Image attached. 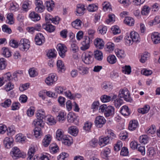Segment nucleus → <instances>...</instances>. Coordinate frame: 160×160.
Segmentation results:
<instances>
[{
  "mask_svg": "<svg viewBox=\"0 0 160 160\" xmlns=\"http://www.w3.org/2000/svg\"><path fill=\"white\" fill-rule=\"evenodd\" d=\"M124 38L126 44L128 46L132 44L133 42L138 43L141 40L139 34L135 31H131L129 34L127 33Z\"/></svg>",
  "mask_w": 160,
  "mask_h": 160,
  "instance_id": "nucleus-1",
  "label": "nucleus"
},
{
  "mask_svg": "<svg viewBox=\"0 0 160 160\" xmlns=\"http://www.w3.org/2000/svg\"><path fill=\"white\" fill-rule=\"evenodd\" d=\"M10 155L14 159H17L20 158H24L25 154L21 152L20 149L17 147L12 148L10 153Z\"/></svg>",
  "mask_w": 160,
  "mask_h": 160,
  "instance_id": "nucleus-2",
  "label": "nucleus"
},
{
  "mask_svg": "<svg viewBox=\"0 0 160 160\" xmlns=\"http://www.w3.org/2000/svg\"><path fill=\"white\" fill-rule=\"evenodd\" d=\"M118 96L120 98H123L127 102H131L132 101L129 92L126 88H124L120 90Z\"/></svg>",
  "mask_w": 160,
  "mask_h": 160,
  "instance_id": "nucleus-3",
  "label": "nucleus"
},
{
  "mask_svg": "<svg viewBox=\"0 0 160 160\" xmlns=\"http://www.w3.org/2000/svg\"><path fill=\"white\" fill-rule=\"evenodd\" d=\"M93 54L91 52H83L82 55V59L84 63L87 64L92 63L93 61Z\"/></svg>",
  "mask_w": 160,
  "mask_h": 160,
  "instance_id": "nucleus-4",
  "label": "nucleus"
},
{
  "mask_svg": "<svg viewBox=\"0 0 160 160\" xmlns=\"http://www.w3.org/2000/svg\"><path fill=\"white\" fill-rule=\"evenodd\" d=\"M30 47V42L29 40L26 38H22L18 44V47L22 51H27Z\"/></svg>",
  "mask_w": 160,
  "mask_h": 160,
  "instance_id": "nucleus-5",
  "label": "nucleus"
},
{
  "mask_svg": "<svg viewBox=\"0 0 160 160\" xmlns=\"http://www.w3.org/2000/svg\"><path fill=\"white\" fill-rule=\"evenodd\" d=\"M57 76L56 74L51 73L49 74L45 81L47 85L52 86L57 80Z\"/></svg>",
  "mask_w": 160,
  "mask_h": 160,
  "instance_id": "nucleus-6",
  "label": "nucleus"
},
{
  "mask_svg": "<svg viewBox=\"0 0 160 160\" xmlns=\"http://www.w3.org/2000/svg\"><path fill=\"white\" fill-rule=\"evenodd\" d=\"M57 49L60 56L62 58H64L67 51L66 46L64 44L59 43L57 45Z\"/></svg>",
  "mask_w": 160,
  "mask_h": 160,
  "instance_id": "nucleus-7",
  "label": "nucleus"
},
{
  "mask_svg": "<svg viewBox=\"0 0 160 160\" xmlns=\"http://www.w3.org/2000/svg\"><path fill=\"white\" fill-rule=\"evenodd\" d=\"M106 120L102 116L97 117L94 121L95 126L98 128H101L106 122Z\"/></svg>",
  "mask_w": 160,
  "mask_h": 160,
  "instance_id": "nucleus-8",
  "label": "nucleus"
},
{
  "mask_svg": "<svg viewBox=\"0 0 160 160\" xmlns=\"http://www.w3.org/2000/svg\"><path fill=\"white\" fill-rule=\"evenodd\" d=\"M35 3L36 6L35 11L38 13H42L44 10V7L43 2L41 0L35 1Z\"/></svg>",
  "mask_w": 160,
  "mask_h": 160,
  "instance_id": "nucleus-9",
  "label": "nucleus"
},
{
  "mask_svg": "<svg viewBox=\"0 0 160 160\" xmlns=\"http://www.w3.org/2000/svg\"><path fill=\"white\" fill-rule=\"evenodd\" d=\"M110 141V138L108 136L101 137L98 138V144L101 148L108 144Z\"/></svg>",
  "mask_w": 160,
  "mask_h": 160,
  "instance_id": "nucleus-10",
  "label": "nucleus"
},
{
  "mask_svg": "<svg viewBox=\"0 0 160 160\" xmlns=\"http://www.w3.org/2000/svg\"><path fill=\"white\" fill-rule=\"evenodd\" d=\"M37 45H41L45 42V38L43 34L41 33L37 34L35 39Z\"/></svg>",
  "mask_w": 160,
  "mask_h": 160,
  "instance_id": "nucleus-11",
  "label": "nucleus"
},
{
  "mask_svg": "<svg viewBox=\"0 0 160 160\" xmlns=\"http://www.w3.org/2000/svg\"><path fill=\"white\" fill-rule=\"evenodd\" d=\"M151 38L154 44L160 43V33L157 32H154L151 34Z\"/></svg>",
  "mask_w": 160,
  "mask_h": 160,
  "instance_id": "nucleus-12",
  "label": "nucleus"
},
{
  "mask_svg": "<svg viewBox=\"0 0 160 160\" xmlns=\"http://www.w3.org/2000/svg\"><path fill=\"white\" fill-rule=\"evenodd\" d=\"M115 113V108L112 106L107 107L105 112L104 113V116L106 117L113 116Z\"/></svg>",
  "mask_w": 160,
  "mask_h": 160,
  "instance_id": "nucleus-13",
  "label": "nucleus"
},
{
  "mask_svg": "<svg viewBox=\"0 0 160 160\" xmlns=\"http://www.w3.org/2000/svg\"><path fill=\"white\" fill-rule=\"evenodd\" d=\"M121 114L124 116L127 117L129 116L131 112L128 107L126 105H124L121 107L120 109Z\"/></svg>",
  "mask_w": 160,
  "mask_h": 160,
  "instance_id": "nucleus-14",
  "label": "nucleus"
},
{
  "mask_svg": "<svg viewBox=\"0 0 160 160\" xmlns=\"http://www.w3.org/2000/svg\"><path fill=\"white\" fill-rule=\"evenodd\" d=\"M94 44L97 48L102 49L104 48V42L102 39L98 38L95 40Z\"/></svg>",
  "mask_w": 160,
  "mask_h": 160,
  "instance_id": "nucleus-15",
  "label": "nucleus"
},
{
  "mask_svg": "<svg viewBox=\"0 0 160 160\" xmlns=\"http://www.w3.org/2000/svg\"><path fill=\"white\" fill-rule=\"evenodd\" d=\"M52 137L50 134L45 135L42 141V145L44 147H47L50 144Z\"/></svg>",
  "mask_w": 160,
  "mask_h": 160,
  "instance_id": "nucleus-16",
  "label": "nucleus"
},
{
  "mask_svg": "<svg viewBox=\"0 0 160 160\" xmlns=\"http://www.w3.org/2000/svg\"><path fill=\"white\" fill-rule=\"evenodd\" d=\"M45 120L47 123L50 125H54L56 123V120L55 118L50 115L46 116Z\"/></svg>",
  "mask_w": 160,
  "mask_h": 160,
  "instance_id": "nucleus-17",
  "label": "nucleus"
},
{
  "mask_svg": "<svg viewBox=\"0 0 160 160\" xmlns=\"http://www.w3.org/2000/svg\"><path fill=\"white\" fill-rule=\"evenodd\" d=\"M62 141V143L65 145L68 146H69L72 143V138L69 135H66L65 136H64Z\"/></svg>",
  "mask_w": 160,
  "mask_h": 160,
  "instance_id": "nucleus-18",
  "label": "nucleus"
},
{
  "mask_svg": "<svg viewBox=\"0 0 160 160\" xmlns=\"http://www.w3.org/2000/svg\"><path fill=\"white\" fill-rule=\"evenodd\" d=\"M138 126V121L136 120H132L129 122L128 129L130 131L135 130Z\"/></svg>",
  "mask_w": 160,
  "mask_h": 160,
  "instance_id": "nucleus-19",
  "label": "nucleus"
},
{
  "mask_svg": "<svg viewBox=\"0 0 160 160\" xmlns=\"http://www.w3.org/2000/svg\"><path fill=\"white\" fill-rule=\"evenodd\" d=\"M42 28L49 32H54L56 28L52 24L48 23L43 24Z\"/></svg>",
  "mask_w": 160,
  "mask_h": 160,
  "instance_id": "nucleus-20",
  "label": "nucleus"
},
{
  "mask_svg": "<svg viewBox=\"0 0 160 160\" xmlns=\"http://www.w3.org/2000/svg\"><path fill=\"white\" fill-rule=\"evenodd\" d=\"M13 142L12 138L9 137L5 138L3 140L5 147L7 148H10L12 145Z\"/></svg>",
  "mask_w": 160,
  "mask_h": 160,
  "instance_id": "nucleus-21",
  "label": "nucleus"
},
{
  "mask_svg": "<svg viewBox=\"0 0 160 160\" xmlns=\"http://www.w3.org/2000/svg\"><path fill=\"white\" fill-rule=\"evenodd\" d=\"M57 66L59 72L61 73L65 71V66L63 62L61 60H58L57 61Z\"/></svg>",
  "mask_w": 160,
  "mask_h": 160,
  "instance_id": "nucleus-22",
  "label": "nucleus"
},
{
  "mask_svg": "<svg viewBox=\"0 0 160 160\" xmlns=\"http://www.w3.org/2000/svg\"><path fill=\"white\" fill-rule=\"evenodd\" d=\"M29 17L32 21L34 22L38 21L41 19L40 16L34 12H31L29 14Z\"/></svg>",
  "mask_w": 160,
  "mask_h": 160,
  "instance_id": "nucleus-23",
  "label": "nucleus"
},
{
  "mask_svg": "<svg viewBox=\"0 0 160 160\" xmlns=\"http://www.w3.org/2000/svg\"><path fill=\"white\" fill-rule=\"evenodd\" d=\"M115 52L117 56L119 58H124L126 56V54L123 50L116 48L115 50Z\"/></svg>",
  "mask_w": 160,
  "mask_h": 160,
  "instance_id": "nucleus-24",
  "label": "nucleus"
},
{
  "mask_svg": "<svg viewBox=\"0 0 160 160\" xmlns=\"http://www.w3.org/2000/svg\"><path fill=\"white\" fill-rule=\"evenodd\" d=\"M66 115V114L65 112H60L57 117V119L59 122H62L65 120Z\"/></svg>",
  "mask_w": 160,
  "mask_h": 160,
  "instance_id": "nucleus-25",
  "label": "nucleus"
},
{
  "mask_svg": "<svg viewBox=\"0 0 160 160\" xmlns=\"http://www.w3.org/2000/svg\"><path fill=\"white\" fill-rule=\"evenodd\" d=\"M43 120L39 118H37L35 119L33 121L32 124L34 125L35 127H42L43 126L44 124Z\"/></svg>",
  "mask_w": 160,
  "mask_h": 160,
  "instance_id": "nucleus-26",
  "label": "nucleus"
},
{
  "mask_svg": "<svg viewBox=\"0 0 160 160\" xmlns=\"http://www.w3.org/2000/svg\"><path fill=\"white\" fill-rule=\"evenodd\" d=\"M78 132V129L75 126H72L68 128V132L71 135L74 136L77 135Z\"/></svg>",
  "mask_w": 160,
  "mask_h": 160,
  "instance_id": "nucleus-27",
  "label": "nucleus"
},
{
  "mask_svg": "<svg viewBox=\"0 0 160 160\" xmlns=\"http://www.w3.org/2000/svg\"><path fill=\"white\" fill-rule=\"evenodd\" d=\"M85 10L84 6L83 5L78 4L77 5V9L76 14L77 15L81 16L84 13V11Z\"/></svg>",
  "mask_w": 160,
  "mask_h": 160,
  "instance_id": "nucleus-28",
  "label": "nucleus"
},
{
  "mask_svg": "<svg viewBox=\"0 0 160 160\" xmlns=\"http://www.w3.org/2000/svg\"><path fill=\"white\" fill-rule=\"evenodd\" d=\"M66 135L64 134L63 130L61 129H58L56 131V138L58 141H62Z\"/></svg>",
  "mask_w": 160,
  "mask_h": 160,
  "instance_id": "nucleus-29",
  "label": "nucleus"
},
{
  "mask_svg": "<svg viewBox=\"0 0 160 160\" xmlns=\"http://www.w3.org/2000/svg\"><path fill=\"white\" fill-rule=\"evenodd\" d=\"M150 10L151 8L149 6L144 5L142 8L141 14L143 16H147L149 14Z\"/></svg>",
  "mask_w": 160,
  "mask_h": 160,
  "instance_id": "nucleus-30",
  "label": "nucleus"
},
{
  "mask_svg": "<svg viewBox=\"0 0 160 160\" xmlns=\"http://www.w3.org/2000/svg\"><path fill=\"white\" fill-rule=\"evenodd\" d=\"M32 2L30 1H26L24 2L22 5L23 10L25 12H27L31 8Z\"/></svg>",
  "mask_w": 160,
  "mask_h": 160,
  "instance_id": "nucleus-31",
  "label": "nucleus"
},
{
  "mask_svg": "<svg viewBox=\"0 0 160 160\" xmlns=\"http://www.w3.org/2000/svg\"><path fill=\"white\" fill-rule=\"evenodd\" d=\"M115 48V45L111 42H108L106 45L105 49L106 51L110 53L112 52Z\"/></svg>",
  "mask_w": 160,
  "mask_h": 160,
  "instance_id": "nucleus-32",
  "label": "nucleus"
},
{
  "mask_svg": "<svg viewBox=\"0 0 160 160\" xmlns=\"http://www.w3.org/2000/svg\"><path fill=\"white\" fill-rule=\"evenodd\" d=\"M150 109V107L148 105H145L142 108H140L138 109V111L139 113L144 114L147 113Z\"/></svg>",
  "mask_w": 160,
  "mask_h": 160,
  "instance_id": "nucleus-33",
  "label": "nucleus"
},
{
  "mask_svg": "<svg viewBox=\"0 0 160 160\" xmlns=\"http://www.w3.org/2000/svg\"><path fill=\"white\" fill-rule=\"evenodd\" d=\"M76 119L77 116L74 113L70 112L68 114L67 120L68 122L73 123Z\"/></svg>",
  "mask_w": 160,
  "mask_h": 160,
  "instance_id": "nucleus-34",
  "label": "nucleus"
},
{
  "mask_svg": "<svg viewBox=\"0 0 160 160\" xmlns=\"http://www.w3.org/2000/svg\"><path fill=\"white\" fill-rule=\"evenodd\" d=\"M49 150L52 154H54L57 152L59 151V148L56 143H52L49 146Z\"/></svg>",
  "mask_w": 160,
  "mask_h": 160,
  "instance_id": "nucleus-35",
  "label": "nucleus"
},
{
  "mask_svg": "<svg viewBox=\"0 0 160 160\" xmlns=\"http://www.w3.org/2000/svg\"><path fill=\"white\" fill-rule=\"evenodd\" d=\"M1 52L2 54L7 58H9L11 55V52L7 47H3L1 50Z\"/></svg>",
  "mask_w": 160,
  "mask_h": 160,
  "instance_id": "nucleus-36",
  "label": "nucleus"
},
{
  "mask_svg": "<svg viewBox=\"0 0 160 160\" xmlns=\"http://www.w3.org/2000/svg\"><path fill=\"white\" fill-rule=\"evenodd\" d=\"M82 21L80 19H77L72 22V27L76 29H80L81 28Z\"/></svg>",
  "mask_w": 160,
  "mask_h": 160,
  "instance_id": "nucleus-37",
  "label": "nucleus"
},
{
  "mask_svg": "<svg viewBox=\"0 0 160 160\" xmlns=\"http://www.w3.org/2000/svg\"><path fill=\"white\" fill-rule=\"evenodd\" d=\"M149 140L148 137L145 135H142L140 136L139 138V142L143 144H145L148 142Z\"/></svg>",
  "mask_w": 160,
  "mask_h": 160,
  "instance_id": "nucleus-38",
  "label": "nucleus"
},
{
  "mask_svg": "<svg viewBox=\"0 0 160 160\" xmlns=\"http://www.w3.org/2000/svg\"><path fill=\"white\" fill-rule=\"evenodd\" d=\"M125 23L129 26H133L134 23V20L133 18L130 17H126L124 20Z\"/></svg>",
  "mask_w": 160,
  "mask_h": 160,
  "instance_id": "nucleus-39",
  "label": "nucleus"
},
{
  "mask_svg": "<svg viewBox=\"0 0 160 160\" xmlns=\"http://www.w3.org/2000/svg\"><path fill=\"white\" fill-rule=\"evenodd\" d=\"M95 58L98 61L102 60L103 58L102 53L99 50H96L94 52Z\"/></svg>",
  "mask_w": 160,
  "mask_h": 160,
  "instance_id": "nucleus-40",
  "label": "nucleus"
},
{
  "mask_svg": "<svg viewBox=\"0 0 160 160\" xmlns=\"http://www.w3.org/2000/svg\"><path fill=\"white\" fill-rule=\"evenodd\" d=\"M6 22L10 25L14 23L13 15L12 13H9L7 14Z\"/></svg>",
  "mask_w": 160,
  "mask_h": 160,
  "instance_id": "nucleus-41",
  "label": "nucleus"
},
{
  "mask_svg": "<svg viewBox=\"0 0 160 160\" xmlns=\"http://www.w3.org/2000/svg\"><path fill=\"white\" fill-rule=\"evenodd\" d=\"M150 56L149 53L147 52H145L141 55V58L140 59V61L142 63H144L146 60L149 58Z\"/></svg>",
  "mask_w": 160,
  "mask_h": 160,
  "instance_id": "nucleus-42",
  "label": "nucleus"
},
{
  "mask_svg": "<svg viewBox=\"0 0 160 160\" xmlns=\"http://www.w3.org/2000/svg\"><path fill=\"white\" fill-rule=\"evenodd\" d=\"M78 69L79 73L82 75L87 74L88 72L89 69L87 67L80 66L78 68Z\"/></svg>",
  "mask_w": 160,
  "mask_h": 160,
  "instance_id": "nucleus-43",
  "label": "nucleus"
},
{
  "mask_svg": "<svg viewBox=\"0 0 160 160\" xmlns=\"http://www.w3.org/2000/svg\"><path fill=\"white\" fill-rule=\"evenodd\" d=\"M46 6L48 11L51 12L52 10L54 7V3L52 0L47 1L46 2Z\"/></svg>",
  "mask_w": 160,
  "mask_h": 160,
  "instance_id": "nucleus-44",
  "label": "nucleus"
},
{
  "mask_svg": "<svg viewBox=\"0 0 160 160\" xmlns=\"http://www.w3.org/2000/svg\"><path fill=\"white\" fill-rule=\"evenodd\" d=\"M107 31V27L103 25H99L98 29V32L102 35L106 33Z\"/></svg>",
  "mask_w": 160,
  "mask_h": 160,
  "instance_id": "nucleus-45",
  "label": "nucleus"
},
{
  "mask_svg": "<svg viewBox=\"0 0 160 160\" xmlns=\"http://www.w3.org/2000/svg\"><path fill=\"white\" fill-rule=\"evenodd\" d=\"M45 116V112L43 109H41L37 111L36 114L37 118L43 119Z\"/></svg>",
  "mask_w": 160,
  "mask_h": 160,
  "instance_id": "nucleus-46",
  "label": "nucleus"
},
{
  "mask_svg": "<svg viewBox=\"0 0 160 160\" xmlns=\"http://www.w3.org/2000/svg\"><path fill=\"white\" fill-rule=\"evenodd\" d=\"M35 152V149L34 147H31L28 151V157L27 158L28 160H31L34 153Z\"/></svg>",
  "mask_w": 160,
  "mask_h": 160,
  "instance_id": "nucleus-47",
  "label": "nucleus"
},
{
  "mask_svg": "<svg viewBox=\"0 0 160 160\" xmlns=\"http://www.w3.org/2000/svg\"><path fill=\"white\" fill-rule=\"evenodd\" d=\"M108 62L110 63L113 64L117 62V58L115 56L113 55H109L107 58Z\"/></svg>",
  "mask_w": 160,
  "mask_h": 160,
  "instance_id": "nucleus-48",
  "label": "nucleus"
},
{
  "mask_svg": "<svg viewBox=\"0 0 160 160\" xmlns=\"http://www.w3.org/2000/svg\"><path fill=\"white\" fill-rule=\"evenodd\" d=\"M4 88V90L8 92L14 88V85L11 82H9L5 85Z\"/></svg>",
  "mask_w": 160,
  "mask_h": 160,
  "instance_id": "nucleus-49",
  "label": "nucleus"
},
{
  "mask_svg": "<svg viewBox=\"0 0 160 160\" xmlns=\"http://www.w3.org/2000/svg\"><path fill=\"white\" fill-rule=\"evenodd\" d=\"M11 103V100L10 99H7L4 100L3 102L1 103V105L4 108H7L9 107Z\"/></svg>",
  "mask_w": 160,
  "mask_h": 160,
  "instance_id": "nucleus-50",
  "label": "nucleus"
},
{
  "mask_svg": "<svg viewBox=\"0 0 160 160\" xmlns=\"http://www.w3.org/2000/svg\"><path fill=\"white\" fill-rule=\"evenodd\" d=\"M122 72L125 74H129L131 72V69L130 66L126 65L122 68Z\"/></svg>",
  "mask_w": 160,
  "mask_h": 160,
  "instance_id": "nucleus-51",
  "label": "nucleus"
},
{
  "mask_svg": "<svg viewBox=\"0 0 160 160\" xmlns=\"http://www.w3.org/2000/svg\"><path fill=\"white\" fill-rule=\"evenodd\" d=\"M123 143L121 141H118L114 146V150L115 151L118 152L122 148Z\"/></svg>",
  "mask_w": 160,
  "mask_h": 160,
  "instance_id": "nucleus-52",
  "label": "nucleus"
},
{
  "mask_svg": "<svg viewBox=\"0 0 160 160\" xmlns=\"http://www.w3.org/2000/svg\"><path fill=\"white\" fill-rule=\"evenodd\" d=\"M111 152L110 150L108 148H106L101 152V155L103 158H106L108 157Z\"/></svg>",
  "mask_w": 160,
  "mask_h": 160,
  "instance_id": "nucleus-53",
  "label": "nucleus"
},
{
  "mask_svg": "<svg viewBox=\"0 0 160 160\" xmlns=\"http://www.w3.org/2000/svg\"><path fill=\"white\" fill-rule=\"evenodd\" d=\"M10 9L12 11H16L18 10L19 8V5L15 2L10 3Z\"/></svg>",
  "mask_w": 160,
  "mask_h": 160,
  "instance_id": "nucleus-54",
  "label": "nucleus"
},
{
  "mask_svg": "<svg viewBox=\"0 0 160 160\" xmlns=\"http://www.w3.org/2000/svg\"><path fill=\"white\" fill-rule=\"evenodd\" d=\"M56 52L54 49L49 50L47 54V55L49 58H54L56 57Z\"/></svg>",
  "mask_w": 160,
  "mask_h": 160,
  "instance_id": "nucleus-55",
  "label": "nucleus"
},
{
  "mask_svg": "<svg viewBox=\"0 0 160 160\" xmlns=\"http://www.w3.org/2000/svg\"><path fill=\"white\" fill-rule=\"evenodd\" d=\"M156 130L155 126L152 125L147 129V133L149 134L153 135L155 133Z\"/></svg>",
  "mask_w": 160,
  "mask_h": 160,
  "instance_id": "nucleus-56",
  "label": "nucleus"
},
{
  "mask_svg": "<svg viewBox=\"0 0 160 160\" xmlns=\"http://www.w3.org/2000/svg\"><path fill=\"white\" fill-rule=\"evenodd\" d=\"M42 135L41 129L39 128L36 127L34 129V135L36 138L41 137Z\"/></svg>",
  "mask_w": 160,
  "mask_h": 160,
  "instance_id": "nucleus-57",
  "label": "nucleus"
},
{
  "mask_svg": "<svg viewBox=\"0 0 160 160\" xmlns=\"http://www.w3.org/2000/svg\"><path fill=\"white\" fill-rule=\"evenodd\" d=\"M66 90V88L62 86H58L55 88V92L59 94H63V93Z\"/></svg>",
  "mask_w": 160,
  "mask_h": 160,
  "instance_id": "nucleus-58",
  "label": "nucleus"
},
{
  "mask_svg": "<svg viewBox=\"0 0 160 160\" xmlns=\"http://www.w3.org/2000/svg\"><path fill=\"white\" fill-rule=\"evenodd\" d=\"M26 138V137L24 136L22 133H19L16 136V139L18 142H22L25 141Z\"/></svg>",
  "mask_w": 160,
  "mask_h": 160,
  "instance_id": "nucleus-59",
  "label": "nucleus"
},
{
  "mask_svg": "<svg viewBox=\"0 0 160 160\" xmlns=\"http://www.w3.org/2000/svg\"><path fill=\"white\" fill-rule=\"evenodd\" d=\"M111 97L109 96L104 95L100 97V100L103 103L109 102L111 100Z\"/></svg>",
  "mask_w": 160,
  "mask_h": 160,
  "instance_id": "nucleus-60",
  "label": "nucleus"
},
{
  "mask_svg": "<svg viewBox=\"0 0 160 160\" xmlns=\"http://www.w3.org/2000/svg\"><path fill=\"white\" fill-rule=\"evenodd\" d=\"M156 151L153 147L148 148L147 154L150 157H151L156 154Z\"/></svg>",
  "mask_w": 160,
  "mask_h": 160,
  "instance_id": "nucleus-61",
  "label": "nucleus"
},
{
  "mask_svg": "<svg viewBox=\"0 0 160 160\" xmlns=\"http://www.w3.org/2000/svg\"><path fill=\"white\" fill-rule=\"evenodd\" d=\"M123 100L120 98H117L114 100V104L117 108H119L123 104Z\"/></svg>",
  "mask_w": 160,
  "mask_h": 160,
  "instance_id": "nucleus-62",
  "label": "nucleus"
},
{
  "mask_svg": "<svg viewBox=\"0 0 160 160\" xmlns=\"http://www.w3.org/2000/svg\"><path fill=\"white\" fill-rule=\"evenodd\" d=\"M28 72L30 77H35L38 74L36 70L34 68H30L28 71Z\"/></svg>",
  "mask_w": 160,
  "mask_h": 160,
  "instance_id": "nucleus-63",
  "label": "nucleus"
},
{
  "mask_svg": "<svg viewBox=\"0 0 160 160\" xmlns=\"http://www.w3.org/2000/svg\"><path fill=\"white\" fill-rule=\"evenodd\" d=\"M119 138L122 140H125L128 137V134L125 131L121 132L119 135Z\"/></svg>",
  "mask_w": 160,
  "mask_h": 160,
  "instance_id": "nucleus-64",
  "label": "nucleus"
}]
</instances>
